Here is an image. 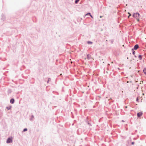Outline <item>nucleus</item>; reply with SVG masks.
<instances>
[{"instance_id": "f257e3e1", "label": "nucleus", "mask_w": 146, "mask_h": 146, "mask_svg": "<svg viewBox=\"0 0 146 146\" xmlns=\"http://www.w3.org/2000/svg\"><path fill=\"white\" fill-rule=\"evenodd\" d=\"M133 16L134 18H136L137 19L138 18H140V15L138 13H134L133 14Z\"/></svg>"}, {"instance_id": "f03ea898", "label": "nucleus", "mask_w": 146, "mask_h": 146, "mask_svg": "<svg viewBox=\"0 0 146 146\" xmlns=\"http://www.w3.org/2000/svg\"><path fill=\"white\" fill-rule=\"evenodd\" d=\"M139 48V45L138 44H136L134 46L133 48L132 49V50H136L138 49Z\"/></svg>"}, {"instance_id": "7ed1b4c3", "label": "nucleus", "mask_w": 146, "mask_h": 146, "mask_svg": "<svg viewBox=\"0 0 146 146\" xmlns=\"http://www.w3.org/2000/svg\"><path fill=\"white\" fill-rule=\"evenodd\" d=\"M12 141V140L10 138H9L7 141V143H11Z\"/></svg>"}, {"instance_id": "20e7f679", "label": "nucleus", "mask_w": 146, "mask_h": 146, "mask_svg": "<svg viewBox=\"0 0 146 146\" xmlns=\"http://www.w3.org/2000/svg\"><path fill=\"white\" fill-rule=\"evenodd\" d=\"M143 113L142 112H138L137 113V116L138 117H140L142 115Z\"/></svg>"}, {"instance_id": "39448f33", "label": "nucleus", "mask_w": 146, "mask_h": 146, "mask_svg": "<svg viewBox=\"0 0 146 146\" xmlns=\"http://www.w3.org/2000/svg\"><path fill=\"white\" fill-rule=\"evenodd\" d=\"M14 102H15V100L13 98H12L11 99L10 102L11 104H13Z\"/></svg>"}, {"instance_id": "423d86ee", "label": "nucleus", "mask_w": 146, "mask_h": 146, "mask_svg": "<svg viewBox=\"0 0 146 146\" xmlns=\"http://www.w3.org/2000/svg\"><path fill=\"white\" fill-rule=\"evenodd\" d=\"M91 56L89 54H88L87 56V58L89 60L90 59Z\"/></svg>"}, {"instance_id": "0eeeda50", "label": "nucleus", "mask_w": 146, "mask_h": 146, "mask_svg": "<svg viewBox=\"0 0 146 146\" xmlns=\"http://www.w3.org/2000/svg\"><path fill=\"white\" fill-rule=\"evenodd\" d=\"M34 118V116L33 115H32L31 116V117L30 118V120L31 121H32L33 120V119Z\"/></svg>"}, {"instance_id": "6e6552de", "label": "nucleus", "mask_w": 146, "mask_h": 146, "mask_svg": "<svg viewBox=\"0 0 146 146\" xmlns=\"http://www.w3.org/2000/svg\"><path fill=\"white\" fill-rule=\"evenodd\" d=\"M11 107L12 106H9L7 107L6 108L8 110H10L11 108Z\"/></svg>"}, {"instance_id": "1a4fd4ad", "label": "nucleus", "mask_w": 146, "mask_h": 146, "mask_svg": "<svg viewBox=\"0 0 146 146\" xmlns=\"http://www.w3.org/2000/svg\"><path fill=\"white\" fill-rule=\"evenodd\" d=\"M87 43L88 44H92L93 43V42L91 41H88L87 42Z\"/></svg>"}, {"instance_id": "9d476101", "label": "nucleus", "mask_w": 146, "mask_h": 146, "mask_svg": "<svg viewBox=\"0 0 146 146\" xmlns=\"http://www.w3.org/2000/svg\"><path fill=\"white\" fill-rule=\"evenodd\" d=\"M138 58L139 60H141L142 59V56L141 55H139L138 56Z\"/></svg>"}, {"instance_id": "9b49d317", "label": "nucleus", "mask_w": 146, "mask_h": 146, "mask_svg": "<svg viewBox=\"0 0 146 146\" xmlns=\"http://www.w3.org/2000/svg\"><path fill=\"white\" fill-rule=\"evenodd\" d=\"M80 0H76L75 3V4H77L79 2Z\"/></svg>"}, {"instance_id": "f8f14e48", "label": "nucleus", "mask_w": 146, "mask_h": 146, "mask_svg": "<svg viewBox=\"0 0 146 146\" xmlns=\"http://www.w3.org/2000/svg\"><path fill=\"white\" fill-rule=\"evenodd\" d=\"M27 131V128H25L24 129L23 131L25 132Z\"/></svg>"}, {"instance_id": "ddd939ff", "label": "nucleus", "mask_w": 146, "mask_h": 146, "mask_svg": "<svg viewBox=\"0 0 146 146\" xmlns=\"http://www.w3.org/2000/svg\"><path fill=\"white\" fill-rule=\"evenodd\" d=\"M90 15V13H87L85 15V16H86V15Z\"/></svg>"}, {"instance_id": "4468645a", "label": "nucleus", "mask_w": 146, "mask_h": 146, "mask_svg": "<svg viewBox=\"0 0 146 146\" xmlns=\"http://www.w3.org/2000/svg\"><path fill=\"white\" fill-rule=\"evenodd\" d=\"M143 72L146 74V70L145 69L143 70Z\"/></svg>"}, {"instance_id": "2eb2a0df", "label": "nucleus", "mask_w": 146, "mask_h": 146, "mask_svg": "<svg viewBox=\"0 0 146 146\" xmlns=\"http://www.w3.org/2000/svg\"><path fill=\"white\" fill-rule=\"evenodd\" d=\"M51 78H48V81H47V82L48 83V82L50 81H51Z\"/></svg>"}, {"instance_id": "dca6fc26", "label": "nucleus", "mask_w": 146, "mask_h": 146, "mask_svg": "<svg viewBox=\"0 0 146 146\" xmlns=\"http://www.w3.org/2000/svg\"><path fill=\"white\" fill-rule=\"evenodd\" d=\"M2 19H5V16L4 15H2Z\"/></svg>"}, {"instance_id": "f3484780", "label": "nucleus", "mask_w": 146, "mask_h": 146, "mask_svg": "<svg viewBox=\"0 0 146 146\" xmlns=\"http://www.w3.org/2000/svg\"><path fill=\"white\" fill-rule=\"evenodd\" d=\"M11 92V90H9V93H10Z\"/></svg>"}, {"instance_id": "a211bd4d", "label": "nucleus", "mask_w": 146, "mask_h": 146, "mask_svg": "<svg viewBox=\"0 0 146 146\" xmlns=\"http://www.w3.org/2000/svg\"><path fill=\"white\" fill-rule=\"evenodd\" d=\"M135 54V51H133V54L134 55Z\"/></svg>"}, {"instance_id": "6ab92c4d", "label": "nucleus", "mask_w": 146, "mask_h": 146, "mask_svg": "<svg viewBox=\"0 0 146 146\" xmlns=\"http://www.w3.org/2000/svg\"><path fill=\"white\" fill-rule=\"evenodd\" d=\"M139 18H137V21H139Z\"/></svg>"}, {"instance_id": "aec40b11", "label": "nucleus", "mask_w": 146, "mask_h": 146, "mask_svg": "<svg viewBox=\"0 0 146 146\" xmlns=\"http://www.w3.org/2000/svg\"><path fill=\"white\" fill-rule=\"evenodd\" d=\"M134 143V142H133L131 143L132 145H133Z\"/></svg>"}, {"instance_id": "412c9836", "label": "nucleus", "mask_w": 146, "mask_h": 146, "mask_svg": "<svg viewBox=\"0 0 146 146\" xmlns=\"http://www.w3.org/2000/svg\"><path fill=\"white\" fill-rule=\"evenodd\" d=\"M113 42V40H111V43H112Z\"/></svg>"}, {"instance_id": "4be33fe9", "label": "nucleus", "mask_w": 146, "mask_h": 146, "mask_svg": "<svg viewBox=\"0 0 146 146\" xmlns=\"http://www.w3.org/2000/svg\"><path fill=\"white\" fill-rule=\"evenodd\" d=\"M90 17H91L92 18H93V17L92 16V15H90Z\"/></svg>"}, {"instance_id": "5701e85b", "label": "nucleus", "mask_w": 146, "mask_h": 146, "mask_svg": "<svg viewBox=\"0 0 146 146\" xmlns=\"http://www.w3.org/2000/svg\"><path fill=\"white\" fill-rule=\"evenodd\" d=\"M128 14L129 15V16H131V14L130 13H128Z\"/></svg>"}, {"instance_id": "b1692460", "label": "nucleus", "mask_w": 146, "mask_h": 146, "mask_svg": "<svg viewBox=\"0 0 146 146\" xmlns=\"http://www.w3.org/2000/svg\"><path fill=\"white\" fill-rule=\"evenodd\" d=\"M128 14L129 15V16H131V14L130 13H128Z\"/></svg>"}, {"instance_id": "393cba45", "label": "nucleus", "mask_w": 146, "mask_h": 146, "mask_svg": "<svg viewBox=\"0 0 146 146\" xmlns=\"http://www.w3.org/2000/svg\"><path fill=\"white\" fill-rule=\"evenodd\" d=\"M136 100H137V101H138V99L137 98V99Z\"/></svg>"}, {"instance_id": "a878e982", "label": "nucleus", "mask_w": 146, "mask_h": 146, "mask_svg": "<svg viewBox=\"0 0 146 146\" xmlns=\"http://www.w3.org/2000/svg\"><path fill=\"white\" fill-rule=\"evenodd\" d=\"M135 57H137V56H136L135 55Z\"/></svg>"}, {"instance_id": "bb28decb", "label": "nucleus", "mask_w": 146, "mask_h": 146, "mask_svg": "<svg viewBox=\"0 0 146 146\" xmlns=\"http://www.w3.org/2000/svg\"><path fill=\"white\" fill-rule=\"evenodd\" d=\"M125 108H127V106H126L125 107Z\"/></svg>"}]
</instances>
